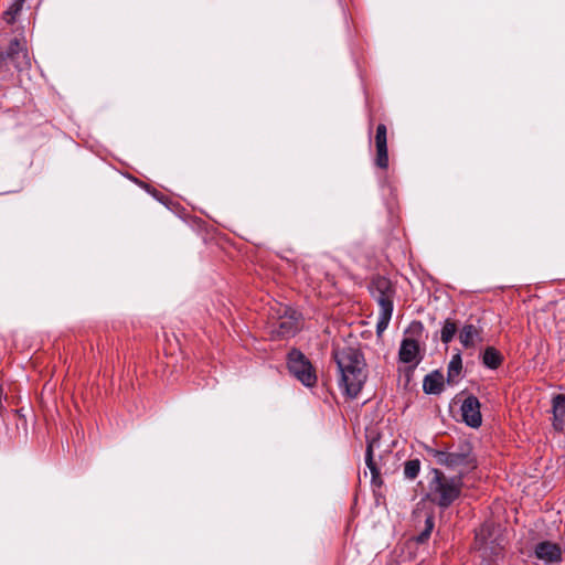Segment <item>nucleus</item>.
<instances>
[{
    "mask_svg": "<svg viewBox=\"0 0 565 565\" xmlns=\"http://www.w3.org/2000/svg\"><path fill=\"white\" fill-rule=\"evenodd\" d=\"M475 548L484 558L498 557L503 551V539L492 523H483L475 535Z\"/></svg>",
    "mask_w": 565,
    "mask_h": 565,
    "instance_id": "5",
    "label": "nucleus"
},
{
    "mask_svg": "<svg viewBox=\"0 0 565 565\" xmlns=\"http://www.w3.org/2000/svg\"><path fill=\"white\" fill-rule=\"evenodd\" d=\"M420 471V460L411 459L404 463V477L409 480H414L418 477Z\"/></svg>",
    "mask_w": 565,
    "mask_h": 565,
    "instance_id": "21",
    "label": "nucleus"
},
{
    "mask_svg": "<svg viewBox=\"0 0 565 565\" xmlns=\"http://www.w3.org/2000/svg\"><path fill=\"white\" fill-rule=\"evenodd\" d=\"M444 374L436 370L424 377L423 390L426 394H440L444 390Z\"/></svg>",
    "mask_w": 565,
    "mask_h": 565,
    "instance_id": "16",
    "label": "nucleus"
},
{
    "mask_svg": "<svg viewBox=\"0 0 565 565\" xmlns=\"http://www.w3.org/2000/svg\"><path fill=\"white\" fill-rule=\"evenodd\" d=\"M553 427L561 431L565 426V395L557 394L552 399Z\"/></svg>",
    "mask_w": 565,
    "mask_h": 565,
    "instance_id": "15",
    "label": "nucleus"
},
{
    "mask_svg": "<svg viewBox=\"0 0 565 565\" xmlns=\"http://www.w3.org/2000/svg\"><path fill=\"white\" fill-rule=\"evenodd\" d=\"M462 372V358L461 353L457 352L454 354L448 363L447 367V383L455 385L459 382Z\"/></svg>",
    "mask_w": 565,
    "mask_h": 565,
    "instance_id": "17",
    "label": "nucleus"
},
{
    "mask_svg": "<svg viewBox=\"0 0 565 565\" xmlns=\"http://www.w3.org/2000/svg\"><path fill=\"white\" fill-rule=\"evenodd\" d=\"M481 404L475 395L467 396L460 407L462 420L471 428H479L482 424Z\"/></svg>",
    "mask_w": 565,
    "mask_h": 565,
    "instance_id": "10",
    "label": "nucleus"
},
{
    "mask_svg": "<svg viewBox=\"0 0 565 565\" xmlns=\"http://www.w3.org/2000/svg\"><path fill=\"white\" fill-rule=\"evenodd\" d=\"M481 359L482 364L490 370L499 369L504 360L502 353L493 347L486 348Z\"/></svg>",
    "mask_w": 565,
    "mask_h": 565,
    "instance_id": "18",
    "label": "nucleus"
},
{
    "mask_svg": "<svg viewBox=\"0 0 565 565\" xmlns=\"http://www.w3.org/2000/svg\"><path fill=\"white\" fill-rule=\"evenodd\" d=\"M393 309H380L379 319L376 323V333L381 334L384 332L391 321Z\"/></svg>",
    "mask_w": 565,
    "mask_h": 565,
    "instance_id": "22",
    "label": "nucleus"
},
{
    "mask_svg": "<svg viewBox=\"0 0 565 565\" xmlns=\"http://www.w3.org/2000/svg\"><path fill=\"white\" fill-rule=\"evenodd\" d=\"M462 488V476L447 477L441 470L433 468L429 472L425 499L445 510L460 498Z\"/></svg>",
    "mask_w": 565,
    "mask_h": 565,
    "instance_id": "2",
    "label": "nucleus"
},
{
    "mask_svg": "<svg viewBox=\"0 0 565 565\" xmlns=\"http://www.w3.org/2000/svg\"><path fill=\"white\" fill-rule=\"evenodd\" d=\"M332 355L339 372V386L347 396L355 398L367 379L363 353L359 349L344 347L334 349Z\"/></svg>",
    "mask_w": 565,
    "mask_h": 565,
    "instance_id": "1",
    "label": "nucleus"
},
{
    "mask_svg": "<svg viewBox=\"0 0 565 565\" xmlns=\"http://www.w3.org/2000/svg\"><path fill=\"white\" fill-rule=\"evenodd\" d=\"M562 555L561 545L551 541H542L534 546V556L543 562L544 565L559 564Z\"/></svg>",
    "mask_w": 565,
    "mask_h": 565,
    "instance_id": "9",
    "label": "nucleus"
},
{
    "mask_svg": "<svg viewBox=\"0 0 565 565\" xmlns=\"http://www.w3.org/2000/svg\"><path fill=\"white\" fill-rule=\"evenodd\" d=\"M457 332V324L451 319H446L440 330V340L443 343L448 344L452 341Z\"/></svg>",
    "mask_w": 565,
    "mask_h": 565,
    "instance_id": "19",
    "label": "nucleus"
},
{
    "mask_svg": "<svg viewBox=\"0 0 565 565\" xmlns=\"http://www.w3.org/2000/svg\"><path fill=\"white\" fill-rule=\"evenodd\" d=\"M298 330L299 324L297 319L292 316H284L273 324L271 334L276 338L284 339L294 337Z\"/></svg>",
    "mask_w": 565,
    "mask_h": 565,
    "instance_id": "11",
    "label": "nucleus"
},
{
    "mask_svg": "<svg viewBox=\"0 0 565 565\" xmlns=\"http://www.w3.org/2000/svg\"><path fill=\"white\" fill-rule=\"evenodd\" d=\"M30 66L31 58L24 40L14 38L6 50H0V72H9L11 67L22 72L29 70Z\"/></svg>",
    "mask_w": 565,
    "mask_h": 565,
    "instance_id": "4",
    "label": "nucleus"
},
{
    "mask_svg": "<svg viewBox=\"0 0 565 565\" xmlns=\"http://www.w3.org/2000/svg\"><path fill=\"white\" fill-rule=\"evenodd\" d=\"M482 328L473 323H465L459 332V341L465 349L475 348L477 342L482 341Z\"/></svg>",
    "mask_w": 565,
    "mask_h": 565,
    "instance_id": "14",
    "label": "nucleus"
},
{
    "mask_svg": "<svg viewBox=\"0 0 565 565\" xmlns=\"http://www.w3.org/2000/svg\"><path fill=\"white\" fill-rule=\"evenodd\" d=\"M380 446V439L379 438H372L371 440H367L366 450H365V463L367 468L370 469L372 479L371 482L375 487H381L383 484V480L381 478L380 469L374 461L373 450L375 447Z\"/></svg>",
    "mask_w": 565,
    "mask_h": 565,
    "instance_id": "13",
    "label": "nucleus"
},
{
    "mask_svg": "<svg viewBox=\"0 0 565 565\" xmlns=\"http://www.w3.org/2000/svg\"><path fill=\"white\" fill-rule=\"evenodd\" d=\"M287 366L289 372L305 386L312 387L317 383L315 369L306 355L297 349L288 353Z\"/></svg>",
    "mask_w": 565,
    "mask_h": 565,
    "instance_id": "6",
    "label": "nucleus"
},
{
    "mask_svg": "<svg viewBox=\"0 0 565 565\" xmlns=\"http://www.w3.org/2000/svg\"><path fill=\"white\" fill-rule=\"evenodd\" d=\"M24 0H14L9 9L4 12V18L9 23L14 22L15 17L22 10Z\"/></svg>",
    "mask_w": 565,
    "mask_h": 565,
    "instance_id": "23",
    "label": "nucleus"
},
{
    "mask_svg": "<svg viewBox=\"0 0 565 565\" xmlns=\"http://www.w3.org/2000/svg\"><path fill=\"white\" fill-rule=\"evenodd\" d=\"M374 145L376 154L374 164L382 169H388V150H387V127L385 124H379L375 129Z\"/></svg>",
    "mask_w": 565,
    "mask_h": 565,
    "instance_id": "8",
    "label": "nucleus"
},
{
    "mask_svg": "<svg viewBox=\"0 0 565 565\" xmlns=\"http://www.w3.org/2000/svg\"><path fill=\"white\" fill-rule=\"evenodd\" d=\"M398 359L403 363H414L417 365L422 360L418 341L411 338L403 339L398 351Z\"/></svg>",
    "mask_w": 565,
    "mask_h": 565,
    "instance_id": "12",
    "label": "nucleus"
},
{
    "mask_svg": "<svg viewBox=\"0 0 565 565\" xmlns=\"http://www.w3.org/2000/svg\"><path fill=\"white\" fill-rule=\"evenodd\" d=\"M429 454L433 456L436 463L449 470L457 471L456 476H462V479L478 467L472 446L468 441L459 444L456 449L452 447L444 450L430 449Z\"/></svg>",
    "mask_w": 565,
    "mask_h": 565,
    "instance_id": "3",
    "label": "nucleus"
},
{
    "mask_svg": "<svg viewBox=\"0 0 565 565\" xmlns=\"http://www.w3.org/2000/svg\"><path fill=\"white\" fill-rule=\"evenodd\" d=\"M411 328L413 330H416V331H422L423 330V323L420 321H414L412 324H411Z\"/></svg>",
    "mask_w": 565,
    "mask_h": 565,
    "instance_id": "24",
    "label": "nucleus"
},
{
    "mask_svg": "<svg viewBox=\"0 0 565 565\" xmlns=\"http://www.w3.org/2000/svg\"><path fill=\"white\" fill-rule=\"evenodd\" d=\"M371 296L380 306V309H394L396 289L393 282L384 276H375L370 282Z\"/></svg>",
    "mask_w": 565,
    "mask_h": 565,
    "instance_id": "7",
    "label": "nucleus"
},
{
    "mask_svg": "<svg viewBox=\"0 0 565 565\" xmlns=\"http://www.w3.org/2000/svg\"><path fill=\"white\" fill-rule=\"evenodd\" d=\"M435 526V518L431 513L426 514L425 518V527L424 530L416 536V542L423 544L428 541L430 534Z\"/></svg>",
    "mask_w": 565,
    "mask_h": 565,
    "instance_id": "20",
    "label": "nucleus"
},
{
    "mask_svg": "<svg viewBox=\"0 0 565 565\" xmlns=\"http://www.w3.org/2000/svg\"><path fill=\"white\" fill-rule=\"evenodd\" d=\"M372 128H373V118L371 117L370 120H369V136L371 137V134H372Z\"/></svg>",
    "mask_w": 565,
    "mask_h": 565,
    "instance_id": "25",
    "label": "nucleus"
}]
</instances>
